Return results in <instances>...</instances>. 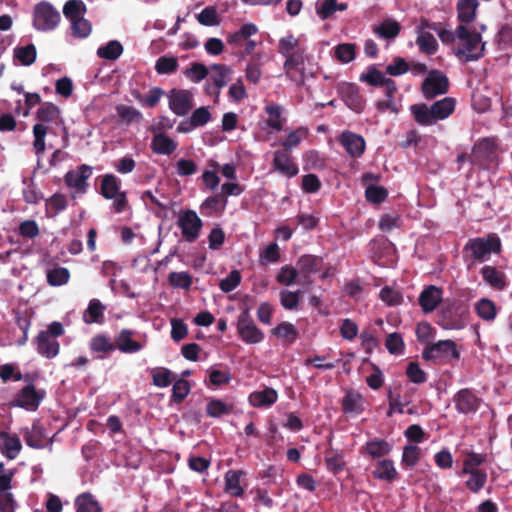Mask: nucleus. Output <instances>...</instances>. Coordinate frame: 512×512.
Returning a JSON list of instances; mask_svg holds the SVG:
<instances>
[{
	"instance_id": "f257e3e1",
	"label": "nucleus",
	"mask_w": 512,
	"mask_h": 512,
	"mask_svg": "<svg viewBox=\"0 0 512 512\" xmlns=\"http://www.w3.org/2000/svg\"><path fill=\"white\" fill-rule=\"evenodd\" d=\"M283 69L288 79L297 86H302L307 78L314 77L318 73L319 66L307 49H301L285 60Z\"/></svg>"
},
{
	"instance_id": "f03ea898",
	"label": "nucleus",
	"mask_w": 512,
	"mask_h": 512,
	"mask_svg": "<svg viewBox=\"0 0 512 512\" xmlns=\"http://www.w3.org/2000/svg\"><path fill=\"white\" fill-rule=\"evenodd\" d=\"M458 45L454 48L455 56L462 62L477 61L484 56L485 43L476 31H470L465 25L456 28Z\"/></svg>"
},
{
	"instance_id": "7ed1b4c3",
	"label": "nucleus",
	"mask_w": 512,
	"mask_h": 512,
	"mask_svg": "<svg viewBox=\"0 0 512 512\" xmlns=\"http://www.w3.org/2000/svg\"><path fill=\"white\" fill-rule=\"evenodd\" d=\"M501 247L500 237L496 233H490L485 237L469 239L463 247V254L472 262H484L490 258L491 253H499Z\"/></svg>"
},
{
	"instance_id": "20e7f679",
	"label": "nucleus",
	"mask_w": 512,
	"mask_h": 512,
	"mask_svg": "<svg viewBox=\"0 0 512 512\" xmlns=\"http://www.w3.org/2000/svg\"><path fill=\"white\" fill-rule=\"evenodd\" d=\"M460 352L457 344L450 339L439 340L431 345L425 346L422 351V359L435 365H445L458 361Z\"/></svg>"
},
{
	"instance_id": "39448f33",
	"label": "nucleus",
	"mask_w": 512,
	"mask_h": 512,
	"mask_svg": "<svg viewBox=\"0 0 512 512\" xmlns=\"http://www.w3.org/2000/svg\"><path fill=\"white\" fill-rule=\"evenodd\" d=\"M64 334V327L60 322H52L47 330L40 331L35 338L37 352L47 358L52 359L59 354L60 344L57 340Z\"/></svg>"
},
{
	"instance_id": "423d86ee",
	"label": "nucleus",
	"mask_w": 512,
	"mask_h": 512,
	"mask_svg": "<svg viewBox=\"0 0 512 512\" xmlns=\"http://www.w3.org/2000/svg\"><path fill=\"white\" fill-rule=\"evenodd\" d=\"M61 21L60 12L48 1H41L34 6L32 25L37 31L55 30Z\"/></svg>"
},
{
	"instance_id": "0eeeda50",
	"label": "nucleus",
	"mask_w": 512,
	"mask_h": 512,
	"mask_svg": "<svg viewBox=\"0 0 512 512\" xmlns=\"http://www.w3.org/2000/svg\"><path fill=\"white\" fill-rule=\"evenodd\" d=\"M120 183L114 174H105L100 184V194L107 200L114 199L112 207L116 213L124 212L128 206L127 194L120 191Z\"/></svg>"
},
{
	"instance_id": "6e6552de",
	"label": "nucleus",
	"mask_w": 512,
	"mask_h": 512,
	"mask_svg": "<svg viewBox=\"0 0 512 512\" xmlns=\"http://www.w3.org/2000/svg\"><path fill=\"white\" fill-rule=\"evenodd\" d=\"M92 175V167L87 164L79 165L75 170H69L64 175L65 185L73 189L71 198L75 199L78 195H84L89 187L88 179Z\"/></svg>"
},
{
	"instance_id": "1a4fd4ad",
	"label": "nucleus",
	"mask_w": 512,
	"mask_h": 512,
	"mask_svg": "<svg viewBox=\"0 0 512 512\" xmlns=\"http://www.w3.org/2000/svg\"><path fill=\"white\" fill-rule=\"evenodd\" d=\"M449 91V79L440 70L433 69L421 84V92L425 99L432 100L439 95L446 94Z\"/></svg>"
},
{
	"instance_id": "9d476101",
	"label": "nucleus",
	"mask_w": 512,
	"mask_h": 512,
	"mask_svg": "<svg viewBox=\"0 0 512 512\" xmlns=\"http://www.w3.org/2000/svg\"><path fill=\"white\" fill-rule=\"evenodd\" d=\"M177 226L181 229L184 240L193 243L199 238L203 222L195 211L187 209L180 212Z\"/></svg>"
},
{
	"instance_id": "9b49d317",
	"label": "nucleus",
	"mask_w": 512,
	"mask_h": 512,
	"mask_svg": "<svg viewBox=\"0 0 512 512\" xmlns=\"http://www.w3.org/2000/svg\"><path fill=\"white\" fill-rule=\"evenodd\" d=\"M359 80L372 87H383L385 96H390L391 93H397L398 91L396 82L385 77V74L377 69L375 65H369L366 72L360 75Z\"/></svg>"
},
{
	"instance_id": "f8f14e48",
	"label": "nucleus",
	"mask_w": 512,
	"mask_h": 512,
	"mask_svg": "<svg viewBox=\"0 0 512 512\" xmlns=\"http://www.w3.org/2000/svg\"><path fill=\"white\" fill-rule=\"evenodd\" d=\"M44 397V390H36L33 384H28L17 393L13 403L28 411H36Z\"/></svg>"
},
{
	"instance_id": "ddd939ff",
	"label": "nucleus",
	"mask_w": 512,
	"mask_h": 512,
	"mask_svg": "<svg viewBox=\"0 0 512 512\" xmlns=\"http://www.w3.org/2000/svg\"><path fill=\"white\" fill-rule=\"evenodd\" d=\"M338 93L344 103L354 112H363L366 100L360 92V88L354 83H342L338 87Z\"/></svg>"
},
{
	"instance_id": "4468645a",
	"label": "nucleus",
	"mask_w": 512,
	"mask_h": 512,
	"mask_svg": "<svg viewBox=\"0 0 512 512\" xmlns=\"http://www.w3.org/2000/svg\"><path fill=\"white\" fill-rule=\"evenodd\" d=\"M168 98L169 108L178 116H185L193 108V95L188 90L172 89Z\"/></svg>"
},
{
	"instance_id": "2eb2a0df",
	"label": "nucleus",
	"mask_w": 512,
	"mask_h": 512,
	"mask_svg": "<svg viewBox=\"0 0 512 512\" xmlns=\"http://www.w3.org/2000/svg\"><path fill=\"white\" fill-rule=\"evenodd\" d=\"M455 409L462 414L475 413L480 406L481 399L470 388L460 389L454 396Z\"/></svg>"
},
{
	"instance_id": "dca6fc26",
	"label": "nucleus",
	"mask_w": 512,
	"mask_h": 512,
	"mask_svg": "<svg viewBox=\"0 0 512 512\" xmlns=\"http://www.w3.org/2000/svg\"><path fill=\"white\" fill-rule=\"evenodd\" d=\"M272 166L283 176L292 178L299 172L297 164L293 161L291 153L286 150H277L274 152Z\"/></svg>"
},
{
	"instance_id": "f3484780",
	"label": "nucleus",
	"mask_w": 512,
	"mask_h": 512,
	"mask_svg": "<svg viewBox=\"0 0 512 512\" xmlns=\"http://www.w3.org/2000/svg\"><path fill=\"white\" fill-rule=\"evenodd\" d=\"M443 329L457 330L463 328V321L455 303H447L438 313V322Z\"/></svg>"
},
{
	"instance_id": "a211bd4d",
	"label": "nucleus",
	"mask_w": 512,
	"mask_h": 512,
	"mask_svg": "<svg viewBox=\"0 0 512 512\" xmlns=\"http://www.w3.org/2000/svg\"><path fill=\"white\" fill-rule=\"evenodd\" d=\"M442 299L443 289L435 285H429L420 293L418 303L424 313H430L437 308Z\"/></svg>"
},
{
	"instance_id": "6ab92c4d",
	"label": "nucleus",
	"mask_w": 512,
	"mask_h": 512,
	"mask_svg": "<svg viewBox=\"0 0 512 512\" xmlns=\"http://www.w3.org/2000/svg\"><path fill=\"white\" fill-rule=\"evenodd\" d=\"M339 142L353 158L361 157L365 151L366 144L364 138L353 132L344 131L339 138Z\"/></svg>"
},
{
	"instance_id": "aec40b11",
	"label": "nucleus",
	"mask_w": 512,
	"mask_h": 512,
	"mask_svg": "<svg viewBox=\"0 0 512 512\" xmlns=\"http://www.w3.org/2000/svg\"><path fill=\"white\" fill-rule=\"evenodd\" d=\"M258 33V28L253 23H246L239 30L229 33L226 37L227 44L233 48H241L251 36Z\"/></svg>"
},
{
	"instance_id": "412c9836",
	"label": "nucleus",
	"mask_w": 512,
	"mask_h": 512,
	"mask_svg": "<svg viewBox=\"0 0 512 512\" xmlns=\"http://www.w3.org/2000/svg\"><path fill=\"white\" fill-rule=\"evenodd\" d=\"M226 206L227 198L222 194H216L204 200L200 206V212L207 217L219 216L224 212Z\"/></svg>"
},
{
	"instance_id": "4be33fe9",
	"label": "nucleus",
	"mask_w": 512,
	"mask_h": 512,
	"mask_svg": "<svg viewBox=\"0 0 512 512\" xmlns=\"http://www.w3.org/2000/svg\"><path fill=\"white\" fill-rule=\"evenodd\" d=\"M151 149L159 155H171L177 149V142L164 132H157L152 138Z\"/></svg>"
},
{
	"instance_id": "5701e85b",
	"label": "nucleus",
	"mask_w": 512,
	"mask_h": 512,
	"mask_svg": "<svg viewBox=\"0 0 512 512\" xmlns=\"http://www.w3.org/2000/svg\"><path fill=\"white\" fill-rule=\"evenodd\" d=\"M134 332L129 329H123L120 331L115 339L116 349H119L122 353L131 354L138 352L142 349V344L132 339Z\"/></svg>"
},
{
	"instance_id": "b1692460",
	"label": "nucleus",
	"mask_w": 512,
	"mask_h": 512,
	"mask_svg": "<svg viewBox=\"0 0 512 512\" xmlns=\"http://www.w3.org/2000/svg\"><path fill=\"white\" fill-rule=\"evenodd\" d=\"M241 470H229L225 473L224 491L233 497H242L244 495V488L241 486V477L243 476Z\"/></svg>"
},
{
	"instance_id": "393cba45",
	"label": "nucleus",
	"mask_w": 512,
	"mask_h": 512,
	"mask_svg": "<svg viewBox=\"0 0 512 512\" xmlns=\"http://www.w3.org/2000/svg\"><path fill=\"white\" fill-rule=\"evenodd\" d=\"M392 450V445L384 439H372L362 447L361 453L371 456L373 459L388 455Z\"/></svg>"
},
{
	"instance_id": "a878e982",
	"label": "nucleus",
	"mask_w": 512,
	"mask_h": 512,
	"mask_svg": "<svg viewBox=\"0 0 512 512\" xmlns=\"http://www.w3.org/2000/svg\"><path fill=\"white\" fill-rule=\"evenodd\" d=\"M89 348L92 352L101 353L99 359L107 357L109 354L116 350L115 344L111 339L104 334H97L91 338Z\"/></svg>"
},
{
	"instance_id": "bb28decb",
	"label": "nucleus",
	"mask_w": 512,
	"mask_h": 512,
	"mask_svg": "<svg viewBox=\"0 0 512 512\" xmlns=\"http://www.w3.org/2000/svg\"><path fill=\"white\" fill-rule=\"evenodd\" d=\"M322 258L310 254L302 255L297 263L296 269L299 274H302L305 278L309 275L316 273L320 270Z\"/></svg>"
},
{
	"instance_id": "cd10ccee",
	"label": "nucleus",
	"mask_w": 512,
	"mask_h": 512,
	"mask_svg": "<svg viewBox=\"0 0 512 512\" xmlns=\"http://www.w3.org/2000/svg\"><path fill=\"white\" fill-rule=\"evenodd\" d=\"M278 394L273 388H265L249 395L248 401L253 407H268L277 401Z\"/></svg>"
},
{
	"instance_id": "c85d7f7f",
	"label": "nucleus",
	"mask_w": 512,
	"mask_h": 512,
	"mask_svg": "<svg viewBox=\"0 0 512 512\" xmlns=\"http://www.w3.org/2000/svg\"><path fill=\"white\" fill-rule=\"evenodd\" d=\"M456 101L452 97H445L441 100L435 101L431 105L432 114L435 119V123L439 120L448 118L455 110Z\"/></svg>"
},
{
	"instance_id": "c756f323",
	"label": "nucleus",
	"mask_w": 512,
	"mask_h": 512,
	"mask_svg": "<svg viewBox=\"0 0 512 512\" xmlns=\"http://www.w3.org/2000/svg\"><path fill=\"white\" fill-rule=\"evenodd\" d=\"M271 333L275 337L282 339L284 345L293 344L299 336V332L295 326L292 323L286 321L278 324L271 330Z\"/></svg>"
},
{
	"instance_id": "7c9ffc66",
	"label": "nucleus",
	"mask_w": 512,
	"mask_h": 512,
	"mask_svg": "<svg viewBox=\"0 0 512 512\" xmlns=\"http://www.w3.org/2000/svg\"><path fill=\"white\" fill-rule=\"evenodd\" d=\"M23 438L25 443L31 448L39 449L44 446L45 433L39 421H35L31 429L25 430Z\"/></svg>"
},
{
	"instance_id": "2f4dec72",
	"label": "nucleus",
	"mask_w": 512,
	"mask_h": 512,
	"mask_svg": "<svg viewBox=\"0 0 512 512\" xmlns=\"http://www.w3.org/2000/svg\"><path fill=\"white\" fill-rule=\"evenodd\" d=\"M373 476L379 480L393 482L398 478V472L394 463L390 459H384L376 464L375 470L372 472Z\"/></svg>"
},
{
	"instance_id": "473e14b6",
	"label": "nucleus",
	"mask_w": 512,
	"mask_h": 512,
	"mask_svg": "<svg viewBox=\"0 0 512 512\" xmlns=\"http://www.w3.org/2000/svg\"><path fill=\"white\" fill-rule=\"evenodd\" d=\"M0 437L3 439L2 453L8 459H15L21 451L22 444L17 435L7 432H1Z\"/></svg>"
},
{
	"instance_id": "72a5a7b5",
	"label": "nucleus",
	"mask_w": 512,
	"mask_h": 512,
	"mask_svg": "<svg viewBox=\"0 0 512 512\" xmlns=\"http://www.w3.org/2000/svg\"><path fill=\"white\" fill-rule=\"evenodd\" d=\"M478 5L477 0H459L457 3L458 20L465 24L473 22Z\"/></svg>"
},
{
	"instance_id": "f704fd0d",
	"label": "nucleus",
	"mask_w": 512,
	"mask_h": 512,
	"mask_svg": "<svg viewBox=\"0 0 512 512\" xmlns=\"http://www.w3.org/2000/svg\"><path fill=\"white\" fill-rule=\"evenodd\" d=\"M264 110L268 114L267 126L275 131H281L284 126V119L282 118L283 107L279 104L269 103L265 106Z\"/></svg>"
},
{
	"instance_id": "c9c22d12",
	"label": "nucleus",
	"mask_w": 512,
	"mask_h": 512,
	"mask_svg": "<svg viewBox=\"0 0 512 512\" xmlns=\"http://www.w3.org/2000/svg\"><path fill=\"white\" fill-rule=\"evenodd\" d=\"M342 411L345 414H361L364 411L362 396L354 391H348L342 399Z\"/></svg>"
},
{
	"instance_id": "e433bc0d",
	"label": "nucleus",
	"mask_w": 512,
	"mask_h": 512,
	"mask_svg": "<svg viewBox=\"0 0 512 512\" xmlns=\"http://www.w3.org/2000/svg\"><path fill=\"white\" fill-rule=\"evenodd\" d=\"M307 49L300 44L298 38L293 35L282 37L278 42V53L281 54L285 60H288L291 56H294L298 50Z\"/></svg>"
},
{
	"instance_id": "4c0bfd02",
	"label": "nucleus",
	"mask_w": 512,
	"mask_h": 512,
	"mask_svg": "<svg viewBox=\"0 0 512 512\" xmlns=\"http://www.w3.org/2000/svg\"><path fill=\"white\" fill-rule=\"evenodd\" d=\"M400 31L401 25L393 19H385L373 28V32L382 39H394Z\"/></svg>"
},
{
	"instance_id": "58836bf2",
	"label": "nucleus",
	"mask_w": 512,
	"mask_h": 512,
	"mask_svg": "<svg viewBox=\"0 0 512 512\" xmlns=\"http://www.w3.org/2000/svg\"><path fill=\"white\" fill-rule=\"evenodd\" d=\"M239 337L247 344H257L264 339V333L255 323L245 324L237 327Z\"/></svg>"
},
{
	"instance_id": "ea45409f",
	"label": "nucleus",
	"mask_w": 512,
	"mask_h": 512,
	"mask_svg": "<svg viewBox=\"0 0 512 512\" xmlns=\"http://www.w3.org/2000/svg\"><path fill=\"white\" fill-rule=\"evenodd\" d=\"M411 113L414 117V120L422 126H430L435 124V119L432 112L431 107H428L426 104H414L410 108Z\"/></svg>"
},
{
	"instance_id": "a19ab883",
	"label": "nucleus",
	"mask_w": 512,
	"mask_h": 512,
	"mask_svg": "<svg viewBox=\"0 0 512 512\" xmlns=\"http://www.w3.org/2000/svg\"><path fill=\"white\" fill-rule=\"evenodd\" d=\"M234 405L221 399H211L206 405V414L211 418H219L233 412Z\"/></svg>"
},
{
	"instance_id": "79ce46f5",
	"label": "nucleus",
	"mask_w": 512,
	"mask_h": 512,
	"mask_svg": "<svg viewBox=\"0 0 512 512\" xmlns=\"http://www.w3.org/2000/svg\"><path fill=\"white\" fill-rule=\"evenodd\" d=\"M211 69L213 74L210 79L213 82L214 92L219 95V90L227 84L230 69L224 64H213Z\"/></svg>"
},
{
	"instance_id": "37998d69",
	"label": "nucleus",
	"mask_w": 512,
	"mask_h": 512,
	"mask_svg": "<svg viewBox=\"0 0 512 512\" xmlns=\"http://www.w3.org/2000/svg\"><path fill=\"white\" fill-rule=\"evenodd\" d=\"M105 306L98 300L92 299L84 313V321L87 324L100 323L103 320Z\"/></svg>"
},
{
	"instance_id": "c03bdc74",
	"label": "nucleus",
	"mask_w": 512,
	"mask_h": 512,
	"mask_svg": "<svg viewBox=\"0 0 512 512\" xmlns=\"http://www.w3.org/2000/svg\"><path fill=\"white\" fill-rule=\"evenodd\" d=\"M123 53V46L117 40H111L97 49V56L102 59L114 61Z\"/></svg>"
},
{
	"instance_id": "a18cd8bd",
	"label": "nucleus",
	"mask_w": 512,
	"mask_h": 512,
	"mask_svg": "<svg viewBox=\"0 0 512 512\" xmlns=\"http://www.w3.org/2000/svg\"><path fill=\"white\" fill-rule=\"evenodd\" d=\"M86 10V5L82 0H68L63 6V14L71 22L83 17Z\"/></svg>"
},
{
	"instance_id": "49530a36",
	"label": "nucleus",
	"mask_w": 512,
	"mask_h": 512,
	"mask_svg": "<svg viewBox=\"0 0 512 512\" xmlns=\"http://www.w3.org/2000/svg\"><path fill=\"white\" fill-rule=\"evenodd\" d=\"M481 274L485 282L490 284L496 289H503L505 287L504 275L493 266H484L481 269Z\"/></svg>"
},
{
	"instance_id": "de8ad7c7",
	"label": "nucleus",
	"mask_w": 512,
	"mask_h": 512,
	"mask_svg": "<svg viewBox=\"0 0 512 512\" xmlns=\"http://www.w3.org/2000/svg\"><path fill=\"white\" fill-rule=\"evenodd\" d=\"M36 56L37 51L34 44L14 48V58L23 66L32 65L36 60Z\"/></svg>"
},
{
	"instance_id": "09e8293b",
	"label": "nucleus",
	"mask_w": 512,
	"mask_h": 512,
	"mask_svg": "<svg viewBox=\"0 0 512 512\" xmlns=\"http://www.w3.org/2000/svg\"><path fill=\"white\" fill-rule=\"evenodd\" d=\"M469 478L465 482V487L473 492L478 493L482 490L487 482V473L485 470H474L467 472Z\"/></svg>"
},
{
	"instance_id": "8fccbe9b",
	"label": "nucleus",
	"mask_w": 512,
	"mask_h": 512,
	"mask_svg": "<svg viewBox=\"0 0 512 512\" xmlns=\"http://www.w3.org/2000/svg\"><path fill=\"white\" fill-rule=\"evenodd\" d=\"M416 338L425 346L431 345L436 335V329L427 321L419 322L415 329Z\"/></svg>"
},
{
	"instance_id": "3c124183",
	"label": "nucleus",
	"mask_w": 512,
	"mask_h": 512,
	"mask_svg": "<svg viewBox=\"0 0 512 512\" xmlns=\"http://www.w3.org/2000/svg\"><path fill=\"white\" fill-rule=\"evenodd\" d=\"M60 116L59 108L50 102H45L41 104L36 113L37 120L45 123H53L56 122Z\"/></svg>"
},
{
	"instance_id": "603ef678",
	"label": "nucleus",
	"mask_w": 512,
	"mask_h": 512,
	"mask_svg": "<svg viewBox=\"0 0 512 512\" xmlns=\"http://www.w3.org/2000/svg\"><path fill=\"white\" fill-rule=\"evenodd\" d=\"M356 49L354 43H342L334 48V56L339 62L347 64L355 59Z\"/></svg>"
},
{
	"instance_id": "864d4df0",
	"label": "nucleus",
	"mask_w": 512,
	"mask_h": 512,
	"mask_svg": "<svg viewBox=\"0 0 512 512\" xmlns=\"http://www.w3.org/2000/svg\"><path fill=\"white\" fill-rule=\"evenodd\" d=\"M196 19L203 26H218L221 23V17L213 5L205 7L196 15Z\"/></svg>"
},
{
	"instance_id": "5fc2aeb1",
	"label": "nucleus",
	"mask_w": 512,
	"mask_h": 512,
	"mask_svg": "<svg viewBox=\"0 0 512 512\" xmlns=\"http://www.w3.org/2000/svg\"><path fill=\"white\" fill-rule=\"evenodd\" d=\"M70 279V272L65 267H55L47 271V282L51 286H61Z\"/></svg>"
},
{
	"instance_id": "6e6d98bb",
	"label": "nucleus",
	"mask_w": 512,
	"mask_h": 512,
	"mask_svg": "<svg viewBox=\"0 0 512 512\" xmlns=\"http://www.w3.org/2000/svg\"><path fill=\"white\" fill-rule=\"evenodd\" d=\"M477 315L486 321H491L496 317V306L493 301L483 298L475 306Z\"/></svg>"
},
{
	"instance_id": "4d7b16f0",
	"label": "nucleus",
	"mask_w": 512,
	"mask_h": 512,
	"mask_svg": "<svg viewBox=\"0 0 512 512\" xmlns=\"http://www.w3.org/2000/svg\"><path fill=\"white\" fill-rule=\"evenodd\" d=\"M417 44L420 51L427 55L435 54L438 48L437 40L429 32L421 33L417 38Z\"/></svg>"
},
{
	"instance_id": "13d9d810",
	"label": "nucleus",
	"mask_w": 512,
	"mask_h": 512,
	"mask_svg": "<svg viewBox=\"0 0 512 512\" xmlns=\"http://www.w3.org/2000/svg\"><path fill=\"white\" fill-rule=\"evenodd\" d=\"M76 512H101L98 502L90 494H82L76 499Z\"/></svg>"
},
{
	"instance_id": "bf43d9fd",
	"label": "nucleus",
	"mask_w": 512,
	"mask_h": 512,
	"mask_svg": "<svg viewBox=\"0 0 512 512\" xmlns=\"http://www.w3.org/2000/svg\"><path fill=\"white\" fill-rule=\"evenodd\" d=\"M168 282L174 288L189 290L193 279L188 272H171L168 275Z\"/></svg>"
},
{
	"instance_id": "052dcab7",
	"label": "nucleus",
	"mask_w": 512,
	"mask_h": 512,
	"mask_svg": "<svg viewBox=\"0 0 512 512\" xmlns=\"http://www.w3.org/2000/svg\"><path fill=\"white\" fill-rule=\"evenodd\" d=\"M385 346L388 352L393 355H402L405 351V343L398 332H393L387 336Z\"/></svg>"
},
{
	"instance_id": "680f3d73",
	"label": "nucleus",
	"mask_w": 512,
	"mask_h": 512,
	"mask_svg": "<svg viewBox=\"0 0 512 512\" xmlns=\"http://www.w3.org/2000/svg\"><path fill=\"white\" fill-rule=\"evenodd\" d=\"M178 66L177 58L161 56L156 61L155 70L158 74H172L177 71Z\"/></svg>"
},
{
	"instance_id": "e2e57ef3",
	"label": "nucleus",
	"mask_w": 512,
	"mask_h": 512,
	"mask_svg": "<svg viewBox=\"0 0 512 512\" xmlns=\"http://www.w3.org/2000/svg\"><path fill=\"white\" fill-rule=\"evenodd\" d=\"M47 130V127L41 123H37L33 126V147L37 155L43 154L45 151V137Z\"/></svg>"
},
{
	"instance_id": "0e129e2a",
	"label": "nucleus",
	"mask_w": 512,
	"mask_h": 512,
	"mask_svg": "<svg viewBox=\"0 0 512 512\" xmlns=\"http://www.w3.org/2000/svg\"><path fill=\"white\" fill-rule=\"evenodd\" d=\"M190 390V384L187 380L178 379L173 384L171 400L176 404L181 403L188 396Z\"/></svg>"
},
{
	"instance_id": "69168bd1",
	"label": "nucleus",
	"mask_w": 512,
	"mask_h": 512,
	"mask_svg": "<svg viewBox=\"0 0 512 512\" xmlns=\"http://www.w3.org/2000/svg\"><path fill=\"white\" fill-rule=\"evenodd\" d=\"M410 70V64L402 57L396 56L392 63L386 66L385 73L390 76H401Z\"/></svg>"
},
{
	"instance_id": "338daca9",
	"label": "nucleus",
	"mask_w": 512,
	"mask_h": 512,
	"mask_svg": "<svg viewBox=\"0 0 512 512\" xmlns=\"http://www.w3.org/2000/svg\"><path fill=\"white\" fill-rule=\"evenodd\" d=\"M367 201L373 204H380L388 197V191L383 186L369 185L365 190Z\"/></svg>"
},
{
	"instance_id": "774afa93",
	"label": "nucleus",
	"mask_w": 512,
	"mask_h": 512,
	"mask_svg": "<svg viewBox=\"0 0 512 512\" xmlns=\"http://www.w3.org/2000/svg\"><path fill=\"white\" fill-rule=\"evenodd\" d=\"M116 112L119 118L126 123L140 121L142 119L141 112L133 106L120 104L116 106Z\"/></svg>"
}]
</instances>
